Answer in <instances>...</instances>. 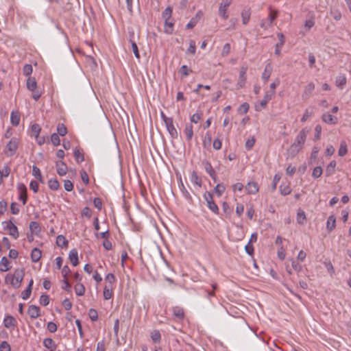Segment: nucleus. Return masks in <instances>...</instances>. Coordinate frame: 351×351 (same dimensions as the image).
I'll use <instances>...</instances> for the list:
<instances>
[{
  "mask_svg": "<svg viewBox=\"0 0 351 351\" xmlns=\"http://www.w3.org/2000/svg\"><path fill=\"white\" fill-rule=\"evenodd\" d=\"M310 130L307 128L302 129L295 137L294 143L290 146L288 152L291 156H295L304 147Z\"/></svg>",
  "mask_w": 351,
  "mask_h": 351,
  "instance_id": "nucleus-1",
  "label": "nucleus"
},
{
  "mask_svg": "<svg viewBox=\"0 0 351 351\" xmlns=\"http://www.w3.org/2000/svg\"><path fill=\"white\" fill-rule=\"evenodd\" d=\"M3 229L9 231V234L16 239L19 237L17 227L13 223L12 219L3 222Z\"/></svg>",
  "mask_w": 351,
  "mask_h": 351,
  "instance_id": "nucleus-2",
  "label": "nucleus"
},
{
  "mask_svg": "<svg viewBox=\"0 0 351 351\" xmlns=\"http://www.w3.org/2000/svg\"><path fill=\"white\" fill-rule=\"evenodd\" d=\"M204 197L207 203L208 208L213 213L216 215L219 214V208L213 200V195L210 192H206L204 195Z\"/></svg>",
  "mask_w": 351,
  "mask_h": 351,
  "instance_id": "nucleus-3",
  "label": "nucleus"
},
{
  "mask_svg": "<svg viewBox=\"0 0 351 351\" xmlns=\"http://www.w3.org/2000/svg\"><path fill=\"white\" fill-rule=\"evenodd\" d=\"M19 146V140L16 138H12L6 145V154L9 156H13Z\"/></svg>",
  "mask_w": 351,
  "mask_h": 351,
  "instance_id": "nucleus-4",
  "label": "nucleus"
},
{
  "mask_svg": "<svg viewBox=\"0 0 351 351\" xmlns=\"http://www.w3.org/2000/svg\"><path fill=\"white\" fill-rule=\"evenodd\" d=\"M13 275L14 281L15 282V289H18L21 287V282L25 276V269L23 268H17L14 270Z\"/></svg>",
  "mask_w": 351,
  "mask_h": 351,
  "instance_id": "nucleus-5",
  "label": "nucleus"
},
{
  "mask_svg": "<svg viewBox=\"0 0 351 351\" xmlns=\"http://www.w3.org/2000/svg\"><path fill=\"white\" fill-rule=\"evenodd\" d=\"M232 0H225L223 3L220 4L219 8V14L225 20L228 18V15L227 14V9L231 4Z\"/></svg>",
  "mask_w": 351,
  "mask_h": 351,
  "instance_id": "nucleus-6",
  "label": "nucleus"
},
{
  "mask_svg": "<svg viewBox=\"0 0 351 351\" xmlns=\"http://www.w3.org/2000/svg\"><path fill=\"white\" fill-rule=\"evenodd\" d=\"M56 167L57 169V173L59 176H63L66 174L68 168L64 162L61 160L57 161L56 163Z\"/></svg>",
  "mask_w": 351,
  "mask_h": 351,
  "instance_id": "nucleus-7",
  "label": "nucleus"
},
{
  "mask_svg": "<svg viewBox=\"0 0 351 351\" xmlns=\"http://www.w3.org/2000/svg\"><path fill=\"white\" fill-rule=\"evenodd\" d=\"M27 313L32 319H36L40 315V308L36 305H30L27 310Z\"/></svg>",
  "mask_w": 351,
  "mask_h": 351,
  "instance_id": "nucleus-8",
  "label": "nucleus"
},
{
  "mask_svg": "<svg viewBox=\"0 0 351 351\" xmlns=\"http://www.w3.org/2000/svg\"><path fill=\"white\" fill-rule=\"evenodd\" d=\"M166 128L170 134V136L173 138H178V132L176 128L173 125V119L172 120H168L167 123L165 124Z\"/></svg>",
  "mask_w": 351,
  "mask_h": 351,
  "instance_id": "nucleus-9",
  "label": "nucleus"
},
{
  "mask_svg": "<svg viewBox=\"0 0 351 351\" xmlns=\"http://www.w3.org/2000/svg\"><path fill=\"white\" fill-rule=\"evenodd\" d=\"M69 258L73 266L75 267L79 264L78 252L76 249L70 251Z\"/></svg>",
  "mask_w": 351,
  "mask_h": 351,
  "instance_id": "nucleus-10",
  "label": "nucleus"
},
{
  "mask_svg": "<svg viewBox=\"0 0 351 351\" xmlns=\"http://www.w3.org/2000/svg\"><path fill=\"white\" fill-rule=\"evenodd\" d=\"M277 36H278V38L279 39V43H278L276 45L275 54L278 55V56H280V49L282 48V47L285 44V36H284L283 34L278 33L277 34Z\"/></svg>",
  "mask_w": 351,
  "mask_h": 351,
  "instance_id": "nucleus-11",
  "label": "nucleus"
},
{
  "mask_svg": "<svg viewBox=\"0 0 351 351\" xmlns=\"http://www.w3.org/2000/svg\"><path fill=\"white\" fill-rule=\"evenodd\" d=\"M315 89V84L313 82L308 83L302 94V97L304 99H308L311 97L312 92Z\"/></svg>",
  "mask_w": 351,
  "mask_h": 351,
  "instance_id": "nucleus-12",
  "label": "nucleus"
},
{
  "mask_svg": "<svg viewBox=\"0 0 351 351\" xmlns=\"http://www.w3.org/2000/svg\"><path fill=\"white\" fill-rule=\"evenodd\" d=\"M245 189L248 193L254 195L258 191V184L254 182H248L245 186Z\"/></svg>",
  "mask_w": 351,
  "mask_h": 351,
  "instance_id": "nucleus-13",
  "label": "nucleus"
},
{
  "mask_svg": "<svg viewBox=\"0 0 351 351\" xmlns=\"http://www.w3.org/2000/svg\"><path fill=\"white\" fill-rule=\"evenodd\" d=\"M322 119L328 124H335L337 123V118L328 113H324L322 117Z\"/></svg>",
  "mask_w": 351,
  "mask_h": 351,
  "instance_id": "nucleus-14",
  "label": "nucleus"
},
{
  "mask_svg": "<svg viewBox=\"0 0 351 351\" xmlns=\"http://www.w3.org/2000/svg\"><path fill=\"white\" fill-rule=\"evenodd\" d=\"M336 226V219L334 215H330L328 217L327 223H326V229L328 232H332Z\"/></svg>",
  "mask_w": 351,
  "mask_h": 351,
  "instance_id": "nucleus-15",
  "label": "nucleus"
},
{
  "mask_svg": "<svg viewBox=\"0 0 351 351\" xmlns=\"http://www.w3.org/2000/svg\"><path fill=\"white\" fill-rule=\"evenodd\" d=\"M43 345L46 348L51 350V351H54L57 348V345L55 341L51 338L45 339L43 341Z\"/></svg>",
  "mask_w": 351,
  "mask_h": 351,
  "instance_id": "nucleus-16",
  "label": "nucleus"
},
{
  "mask_svg": "<svg viewBox=\"0 0 351 351\" xmlns=\"http://www.w3.org/2000/svg\"><path fill=\"white\" fill-rule=\"evenodd\" d=\"M56 244L58 247L62 248H66L69 245L68 240L63 235H58L56 238Z\"/></svg>",
  "mask_w": 351,
  "mask_h": 351,
  "instance_id": "nucleus-17",
  "label": "nucleus"
},
{
  "mask_svg": "<svg viewBox=\"0 0 351 351\" xmlns=\"http://www.w3.org/2000/svg\"><path fill=\"white\" fill-rule=\"evenodd\" d=\"M41 251L37 248L34 247L31 252V259L33 263L38 262L41 258Z\"/></svg>",
  "mask_w": 351,
  "mask_h": 351,
  "instance_id": "nucleus-18",
  "label": "nucleus"
},
{
  "mask_svg": "<svg viewBox=\"0 0 351 351\" xmlns=\"http://www.w3.org/2000/svg\"><path fill=\"white\" fill-rule=\"evenodd\" d=\"M246 72H247V67L242 66L240 71L239 73V79L238 82V85H239L241 87H242L245 82L246 80Z\"/></svg>",
  "mask_w": 351,
  "mask_h": 351,
  "instance_id": "nucleus-19",
  "label": "nucleus"
},
{
  "mask_svg": "<svg viewBox=\"0 0 351 351\" xmlns=\"http://www.w3.org/2000/svg\"><path fill=\"white\" fill-rule=\"evenodd\" d=\"M346 77L341 74L336 77L335 84L338 88L343 89L346 84Z\"/></svg>",
  "mask_w": 351,
  "mask_h": 351,
  "instance_id": "nucleus-20",
  "label": "nucleus"
},
{
  "mask_svg": "<svg viewBox=\"0 0 351 351\" xmlns=\"http://www.w3.org/2000/svg\"><path fill=\"white\" fill-rule=\"evenodd\" d=\"M4 326L7 328L14 327L16 325L15 319L11 315H7L3 320Z\"/></svg>",
  "mask_w": 351,
  "mask_h": 351,
  "instance_id": "nucleus-21",
  "label": "nucleus"
},
{
  "mask_svg": "<svg viewBox=\"0 0 351 351\" xmlns=\"http://www.w3.org/2000/svg\"><path fill=\"white\" fill-rule=\"evenodd\" d=\"M173 315L180 320H182L184 317V313L182 308L175 306L173 308Z\"/></svg>",
  "mask_w": 351,
  "mask_h": 351,
  "instance_id": "nucleus-22",
  "label": "nucleus"
},
{
  "mask_svg": "<svg viewBox=\"0 0 351 351\" xmlns=\"http://www.w3.org/2000/svg\"><path fill=\"white\" fill-rule=\"evenodd\" d=\"M10 121L12 125L17 126L20 122V114L19 112L12 111L10 114Z\"/></svg>",
  "mask_w": 351,
  "mask_h": 351,
  "instance_id": "nucleus-23",
  "label": "nucleus"
},
{
  "mask_svg": "<svg viewBox=\"0 0 351 351\" xmlns=\"http://www.w3.org/2000/svg\"><path fill=\"white\" fill-rule=\"evenodd\" d=\"M112 286L105 285L103 292L104 298L106 300H110L112 297Z\"/></svg>",
  "mask_w": 351,
  "mask_h": 351,
  "instance_id": "nucleus-24",
  "label": "nucleus"
},
{
  "mask_svg": "<svg viewBox=\"0 0 351 351\" xmlns=\"http://www.w3.org/2000/svg\"><path fill=\"white\" fill-rule=\"evenodd\" d=\"M184 132L186 136V140L188 141H190L192 139L193 136V130L192 125L186 124L185 126Z\"/></svg>",
  "mask_w": 351,
  "mask_h": 351,
  "instance_id": "nucleus-25",
  "label": "nucleus"
},
{
  "mask_svg": "<svg viewBox=\"0 0 351 351\" xmlns=\"http://www.w3.org/2000/svg\"><path fill=\"white\" fill-rule=\"evenodd\" d=\"M336 167V162L335 160H332L326 167V176L329 177L332 176L335 173V168Z\"/></svg>",
  "mask_w": 351,
  "mask_h": 351,
  "instance_id": "nucleus-26",
  "label": "nucleus"
},
{
  "mask_svg": "<svg viewBox=\"0 0 351 351\" xmlns=\"http://www.w3.org/2000/svg\"><path fill=\"white\" fill-rule=\"evenodd\" d=\"M27 88L29 90H34L37 88V82L34 77H29L27 80Z\"/></svg>",
  "mask_w": 351,
  "mask_h": 351,
  "instance_id": "nucleus-27",
  "label": "nucleus"
},
{
  "mask_svg": "<svg viewBox=\"0 0 351 351\" xmlns=\"http://www.w3.org/2000/svg\"><path fill=\"white\" fill-rule=\"evenodd\" d=\"M306 219L305 213L302 210L299 209L297 213V222L300 225H304L306 222Z\"/></svg>",
  "mask_w": 351,
  "mask_h": 351,
  "instance_id": "nucleus-28",
  "label": "nucleus"
},
{
  "mask_svg": "<svg viewBox=\"0 0 351 351\" xmlns=\"http://www.w3.org/2000/svg\"><path fill=\"white\" fill-rule=\"evenodd\" d=\"M191 181L197 184L198 186L201 187L202 184V181L201 178H199L196 171H193L191 173Z\"/></svg>",
  "mask_w": 351,
  "mask_h": 351,
  "instance_id": "nucleus-29",
  "label": "nucleus"
},
{
  "mask_svg": "<svg viewBox=\"0 0 351 351\" xmlns=\"http://www.w3.org/2000/svg\"><path fill=\"white\" fill-rule=\"evenodd\" d=\"M8 265H9L8 259L5 256H3L0 261V270L1 271H8L10 269Z\"/></svg>",
  "mask_w": 351,
  "mask_h": 351,
  "instance_id": "nucleus-30",
  "label": "nucleus"
},
{
  "mask_svg": "<svg viewBox=\"0 0 351 351\" xmlns=\"http://www.w3.org/2000/svg\"><path fill=\"white\" fill-rule=\"evenodd\" d=\"M251 16V12L250 10H244L241 12V18L243 24L246 25L248 23Z\"/></svg>",
  "mask_w": 351,
  "mask_h": 351,
  "instance_id": "nucleus-31",
  "label": "nucleus"
},
{
  "mask_svg": "<svg viewBox=\"0 0 351 351\" xmlns=\"http://www.w3.org/2000/svg\"><path fill=\"white\" fill-rule=\"evenodd\" d=\"M314 113V109L313 107H308L307 108L304 113V115L302 116L301 119L302 122H305L310 117H311Z\"/></svg>",
  "mask_w": 351,
  "mask_h": 351,
  "instance_id": "nucleus-32",
  "label": "nucleus"
},
{
  "mask_svg": "<svg viewBox=\"0 0 351 351\" xmlns=\"http://www.w3.org/2000/svg\"><path fill=\"white\" fill-rule=\"evenodd\" d=\"M271 73V67L270 64H268L267 65H266L264 72L262 75V78L265 80V82H267L268 81V80L269 79Z\"/></svg>",
  "mask_w": 351,
  "mask_h": 351,
  "instance_id": "nucleus-33",
  "label": "nucleus"
},
{
  "mask_svg": "<svg viewBox=\"0 0 351 351\" xmlns=\"http://www.w3.org/2000/svg\"><path fill=\"white\" fill-rule=\"evenodd\" d=\"M29 229L33 234H37L40 232L39 223L36 221H31L29 223Z\"/></svg>",
  "mask_w": 351,
  "mask_h": 351,
  "instance_id": "nucleus-34",
  "label": "nucleus"
},
{
  "mask_svg": "<svg viewBox=\"0 0 351 351\" xmlns=\"http://www.w3.org/2000/svg\"><path fill=\"white\" fill-rule=\"evenodd\" d=\"M73 155L77 162L80 163L84 160V154L77 147L73 151Z\"/></svg>",
  "mask_w": 351,
  "mask_h": 351,
  "instance_id": "nucleus-35",
  "label": "nucleus"
},
{
  "mask_svg": "<svg viewBox=\"0 0 351 351\" xmlns=\"http://www.w3.org/2000/svg\"><path fill=\"white\" fill-rule=\"evenodd\" d=\"M32 175L37 179L40 182H43V176L41 175V172H40V170L38 167H37L36 166H33V168H32Z\"/></svg>",
  "mask_w": 351,
  "mask_h": 351,
  "instance_id": "nucleus-36",
  "label": "nucleus"
},
{
  "mask_svg": "<svg viewBox=\"0 0 351 351\" xmlns=\"http://www.w3.org/2000/svg\"><path fill=\"white\" fill-rule=\"evenodd\" d=\"M75 291L76 295L79 296L84 295L85 293V287L81 283H77L75 286Z\"/></svg>",
  "mask_w": 351,
  "mask_h": 351,
  "instance_id": "nucleus-37",
  "label": "nucleus"
},
{
  "mask_svg": "<svg viewBox=\"0 0 351 351\" xmlns=\"http://www.w3.org/2000/svg\"><path fill=\"white\" fill-rule=\"evenodd\" d=\"M58 134L64 136L67 134V129L63 123H58L57 126Z\"/></svg>",
  "mask_w": 351,
  "mask_h": 351,
  "instance_id": "nucleus-38",
  "label": "nucleus"
},
{
  "mask_svg": "<svg viewBox=\"0 0 351 351\" xmlns=\"http://www.w3.org/2000/svg\"><path fill=\"white\" fill-rule=\"evenodd\" d=\"M348 152L347 145L345 141H341L340 144V147L338 151V154L339 156H344Z\"/></svg>",
  "mask_w": 351,
  "mask_h": 351,
  "instance_id": "nucleus-39",
  "label": "nucleus"
},
{
  "mask_svg": "<svg viewBox=\"0 0 351 351\" xmlns=\"http://www.w3.org/2000/svg\"><path fill=\"white\" fill-rule=\"evenodd\" d=\"M48 186L51 190L56 191L58 189L60 184L58 180L51 179L48 182Z\"/></svg>",
  "mask_w": 351,
  "mask_h": 351,
  "instance_id": "nucleus-40",
  "label": "nucleus"
},
{
  "mask_svg": "<svg viewBox=\"0 0 351 351\" xmlns=\"http://www.w3.org/2000/svg\"><path fill=\"white\" fill-rule=\"evenodd\" d=\"M173 31V23L169 21H165V32L171 34Z\"/></svg>",
  "mask_w": 351,
  "mask_h": 351,
  "instance_id": "nucleus-41",
  "label": "nucleus"
},
{
  "mask_svg": "<svg viewBox=\"0 0 351 351\" xmlns=\"http://www.w3.org/2000/svg\"><path fill=\"white\" fill-rule=\"evenodd\" d=\"M214 190L217 196L221 197L225 191L226 187L223 184H217Z\"/></svg>",
  "mask_w": 351,
  "mask_h": 351,
  "instance_id": "nucleus-42",
  "label": "nucleus"
},
{
  "mask_svg": "<svg viewBox=\"0 0 351 351\" xmlns=\"http://www.w3.org/2000/svg\"><path fill=\"white\" fill-rule=\"evenodd\" d=\"M172 14V8L171 7H167L162 13V19L165 21H169V19L171 17Z\"/></svg>",
  "mask_w": 351,
  "mask_h": 351,
  "instance_id": "nucleus-43",
  "label": "nucleus"
},
{
  "mask_svg": "<svg viewBox=\"0 0 351 351\" xmlns=\"http://www.w3.org/2000/svg\"><path fill=\"white\" fill-rule=\"evenodd\" d=\"M204 169L209 174L210 176H214V173L215 172L213 169L211 164L208 161H205L204 162Z\"/></svg>",
  "mask_w": 351,
  "mask_h": 351,
  "instance_id": "nucleus-44",
  "label": "nucleus"
},
{
  "mask_svg": "<svg viewBox=\"0 0 351 351\" xmlns=\"http://www.w3.org/2000/svg\"><path fill=\"white\" fill-rule=\"evenodd\" d=\"M151 338L154 343H159L161 339V335L158 330H154L151 334Z\"/></svg>",
  "mask_w": 351,
  "mask_h": 351,
  "instance_id": "nucleus-45",
  "label": "nucleus"
},
{
  "mask_svg": "<svg viewBox=\"0 0 351 351\" xmlns=\"http://www.w3.org/2000/svg\"><path fill=\"white\" fill-rule=\"evenodd\" d=\"M278 17V11L270 10V13L269 14V17L267 19L269 21V25H271L273 21L276 19Z\"/></svg>",
  "mask_w": 351,
  "mask_h": 351,
  "instance_id": "nucleus-46",
  "label": "nucleus"
},
{
  "mask_svg": "<svg viewBox=\"0 0 351 351\" xmlns=\"http://www.w3.org/2000/svg\"><path fill=\"white\" fill-rule=\"evenodd\" d=\"M280 191L282 195H287L291 193V190L289 185L281 184L280 186Z\"/></svg>",
  "mask_w": 351,
  "mask_h": 351,
  "instance_id": "nucleus-47",
  "label": "nucleus"
},
{
  "mask_svg": "<svg viewBox=\"0 0 351 351\" xmlns=\"http://www.w3.org/2000/svg\"><path fill=\"white\" fill-rule=\"evenodd\" d=\"M271 96L272 95L268 93L265 95L264 98L260 102V105L263 108L266 107L268 101L271 99Z\"/></svg>",
  "mask_w": 351,
  "mask_h": 351,
  "instance_id": "nucleus-48",
  "label": "nucleus"
},
{
  "mask_svg": "<svg viewBox=\"0 0 351 351\" xmlns=\"http://www.w3.org/2000/svg\"><path fill=\"white\" fill-rule=\"evenodd\" d=\"M31 130L33 134L35 135L36 138H38V135L40 132L41 128L37 123H34L32 125Z\"/></svg>",
  "mask_w": 351,
  "mask_h": 351,
  "instance_id": "nucleus-49",
  "label": "nucleus"
},
{
  "mask_svg": "<svg viewBox=\"0 0 351 351\" xmlns=\"http://www.w3.org/2000/svg\"><path fill=\"white\" fill-rule=\"evenodd\" d=\"M51 141L54 146H58L60 144V139L59 135L56 133H53L51 136Z\"/></svg>",
  "mask_w": 351,
  "mask_h": 351,
  "instance_id": "nucleus-50",
  "label": "nucleus"
},
{
  "mask_svg": "<svg viewBox=\"0 0 351 351\" xmlns=\"http://www.w3.org/2000/svg\"><path fill=\"white\" fill-rule=\"evenodd\" d=\"M250 106L247 103H243L239 106L238 112L241 114H245L247 112Z\"/></svg>",
  "mask_w": 351,
  "mask_h": 351,
  "instance_id": "nucleus-51",
  "label": "nucleus"
},
{
  "mask_svg": "<svg viewBox=\"0 0 351 351\" xmlns=\"http://www.w3.org/2000/svg\"><path fill=\"white\" fill-rule=\"evenodd\" d=\"M322 174V169L321 167H316L313 169L312 176L314 178H319Z\"/></svg>",
  "mask_w": 351,
  "mask_h": 351,
  "instance_id": "nucleus-52",
  "label": "nucleus"
},
{
  "mask_svg": "<svg viewBox=\"0 0 351 351\" xmlns=\"http://www.w3.org/2000/svg\"><path fill=\"white\" fill-rule=\"evenodd\" d=\"M88 316L90 317V319L93 321V322H95L98 319V314H97V312L95 309L94 308H90L89 311H88Z\"/></svg>",
  "mask_w": 351,
  "mask_h": 351,
  "instance_id": "nucleus-53",
  "label": "nucleus"
},
{
  "mask_svg": "<svg viewBox=\"0 0 351 351\" xmlns=\"http://www.w3.org/2000/svg\"><path fill=\"white\" fill-rule=\"evenodd\" d=\"M40 304L43 306H47L49 303V297L47 295L43 294L40 297Z\"/></svg>",
  "mask_w": 351,
  "mask_h": 351,
  "instance_id": "nucleus-54",
  "label": "nucleus"
},
{
  "mask_svg": "<svg viewBox=\"0 0 351 351\" xmlns=\"http://www.w3.org/2000/svg\"><path fill=\"white\" fill-rule=\"evenodd\" d=\"M196 50L195 42L193 40L189 41V47L187 49L188 53L195 54Z\"/></svg>",
  "mask_w": 351,
  "mask_h": 351,
  "instance_id": "nucleus-55",
  "label": "nucleus"
},
{
  "mask_svg": "<svg viewBox=\"0 0 351 351\" xmlns=\"http://www.w3.org/2000/svg\"><path fill=\"white\" fill-rule=\"evenodd\" d=\"M33 71L32 66L31 64H27L23 66V74L26 76H29L32 74Z\"/></svg>",
  "mask_w": 351,
  "mask_h": 351,
  "instance_id": "nucleus-56",
  "label": "nucleus"
},
{
  "mask_svg": "<svg viewBox=\"0 0 351 351\" xmlns=\"http://www.w3.org/2000/svg\"><path fill=\"white\" fill-rule=\"evenodd\" d=\"M322 133V126L320 125H317L315 128V141H318L320 139Z\"/></svg>",
  "mask_w": 351,
  "mask_h": 351,
  "instance_id": "nucleus-57",
  "label": "nucleus"
},
{
  "mask_svg": "<svg viewBox=\"0 0 351 351\" xmlns=\"http://www.w3.org/2000/svg\"><path fill=\"white\" fill-rule=\"evenodd\" d=\"M179 72L182 74L183 77H186L189 75V72H192V70L189 69L187 66L183 65L180 69Z\"/></svg>",
  "mask_w": 351,
  "mask_h": 351,
  "instance_id": "nucleus-58",
  "label": "nucleus"
},
{
  "mask_svg": "<svg viewBox=\"0 0 351 351\" xmlns=\"http://www.w3.org/2000/svg\"><path fill=\"white\" fill-rule=\"evenodd\" d=\"M5 283L10 284L15 289V282L14 281L13 275L11 274H7L5 279Z\"/></svg>",
  "mask_w": 351,
  "mask_h": 351,
  "instance_id": "nucleus-59",
  "label": "nucleus"
},
{
  "mask_svg": "<svg viewBox=\"0 0 351 351\" xmlns=\"http://www.w3.org/2000/svg\"><path fill=\"white\" fill-rule=\"evenodd\" d=\"M10 350H11V347L7 341H3L1 343L0 351H10Z\"/></svg>",
  "mask_w": 351,
  "mask_h": 351,
  "instance_id": "nucleus-60",
  "label": "nucleus"
},
{
  "mask_svg": "<svg viewBox=\"0 0 351 351\" xmlns=\"http://www.w3.org/2000/svg\"><path fill=\"white\" fill-rule=\"evenodd\" d=\"M32 293V289L30 287H27L22 293L21 297L23 300H27L29 298Z\"/></svg>",
  "mask_w": 351,
  "mask_h": 351,
  "instance_id": "nucleus-61",
  "label": "nucleus"
},
{
  "mask_svg": "<svg viewBox=\"0 0 351 351\" xmlns=\"http://www.w3.org/2000/svg\"><path fill=\"white\" fill-rule=\"evenodd\" d=\"M254 143H255V138L254 137H252V138L250 139H247V141L245 142V149L247 150H250L251 149L253 146L254 145Z\"/></svg>",
  "mask_w": 351,
  "mask_h": 351,
  "instance_id": "nucleus-62",
  "label": "nucleus"
},
{
  "mask_svg": "<svg viewBox=\"0 0 351 351\" xmlns=\"http://www.w3.org/2000/svg\"><path fill=\"white\" fill-rule=\"evenodd\" d=\"M230 51V45L229 43H226L224 45L222 51H221V56L225 57L227 56Z\"/></svg>",
  "mask_w": 351,
  "mask_h": 351,
  "instance_id": "nucleus-63",
  "label": "nucleus"
},
{
  "mask_svg": "<svg viewBox=\"0 0 351 351\" xmlns=\"http://www.w3.org/2000/svg\"><path fill=\"white\" fill-rule=\"evenodd\" d=\"M202 113H195L191 117V121L194 123H198V121L201 119Z\"/></svg>",
  "mask_w": 351,
  "mask_h": 351,
  "instance_id": "nucleus-64",
  "label": "nucleus"
}]
</instances>
